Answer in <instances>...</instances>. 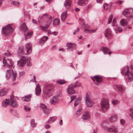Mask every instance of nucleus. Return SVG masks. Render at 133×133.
Returning a JSON list of instances; mask_svg holds the SVG:
<instances>
[{
    "instance_id": "f257e3e1",
    "label": "nucleus",
    "mask_w": 133,
    "mask_h": 133,
    "mask_svg": "<svg viewBox=\"0 0 133 133\" xmlns=\"http://www.w3.org/2000/svg\"><path fill=\"white\" fill-rule=\"evenodd\" d=\"M132 68L131 66L129 68L128 66L122 68L121 70V74L124 75L125 81L127 82H130L133 80V73Z\"/></svg>"
},
{
    "instance_id": "f03ea898",
    "label": "nucleus",
    "mask_w": 133,
    "mask_h": 133,
    "mask_svg": "<svg viewBox=\"0 0 133 133\" xmlns=\"http://www.w3.org/2000/svg\"><path fill=\"white\" fill-rule=\"evenodd\" d=\"M53 87L50 84H48L45 85L43 89V94L46 98L49 97L52 94Z\"/></svg>"
},
{
    "instance_id": "7ed1b4c3",
    "label": "nucleus",
    "mask_w": 133,
    "mask_h": 133,
    "mask_svg": "<svg viewBox=\"0 0 133 133\" xmlns=\"http://www.w3.org/2000/svg\"><path fill=\"white\" fill-rule=\"evenodd\" d=\"M122 14L129 20H133V8H126L123 11Z\"/></svg>"
},
{
    "instance_id": "20e7f679",
    "label": "nucleus",
    "mask_w": 133,
    "mask_h": 133,
    "mask_svg": "<svg viewBox=\"0 0 133 133\" xmlns=\"http://www.w3.org/2000/svg\"><path fill=\"white\" fill-rule=\"evenodd\" d=\"M25 50L26 53H24L23 50L22 48H19L18 51V55L21 56V55L29 54L32 51V46L29 43H28L25 44Z\"/></svg>"
},
{
    "instance_id": "39448f33",
    "label": "nucleus",
    "mask_w": 133,
    "mask_h": 133,
    "mask_svg": "<svg viewBox=\"0 0 133 133\" xmlns=\"http://www.w3.org/2000/svg\"><path fill=\"white\" fill-rule=\"evenodd\" d=\"M20 29L23 31L25 36V39L26 40L31 37L32 34V32H29L25 23H23L20 27Z\"/></svg>"
},
{
    "instance_id": "423d86ee",
    "label": "nucleus",
    "mask_w": 133,
    "mask_h": 133,
    "mask_svg": "<svg viewBox=\"0 0 133 133\" xmlns=\"http://www.w3.org/2000/svg\"><path fill=\"white\" fill-rule=\"evenodd\" d=\"M11 24H9L2 29V32L3 34L4 35H7L10 34L14 31L13 28L11 26Z\"/></svg>"
},
{
    "instance_id": "0eeeda50",
    "label": "nucleus",
    "mask_w": 133,
    "mask_h": 133,
    "mask_svg": "<svg viewBox=\"0 0 133 133\" xmlns=\"http://www.w3.org/2000/svg\"><path fill=\"white\" fill-rule=\"evenodd\" d=\"M101 105L102 109L104 111L108 110L109 107L108 99L107 98H103L101 100Z\"/></svg>"
},
{
    "instance_id": "6e6552de",
    "label": "nucleus",
    "mask_w": 133,
    "mask_h": 133,
    "mask_svg": "<svg viewBox=\"0 0 133 133\" xmlns=\"http://www.w3.org/2000/svg\"><path fill=\"white\" fill-rule=\"evenodd\" d=\"M52 21V17L46 14H44L41 16L40 18V22L41 23H50Z\"/></svg>"
},
{
    "instance_id": "1a4fd4ad",
    "label": "nucleus",
    "mask_w": 133,
    "mask_h": 133,
    "mask_svg": "<svg viewBox=\"0 0 133 133\" xmlns=\"http://www.w3.org/2000/svg\"><path fill=\"white\" fill-rule=\"evenodd\" d=\"M12 73V79L15 81L16 79L17 76V73L13 71V70H7L6 71L5 77L7 79H8L11 77V74Z\"/></svg>"
},
{
    "instance_id": "9d476101",
    "label": "nucleus",
    "mask_w": 133,
    "mask_h": 133,
    "mask_svg": "<svg viewBox=\"0 0 133 133\" xmlns=\"http://www.w3.org/2000/svg\"><path fill=\"white\" fill-rule=\"evenodd\" d=\"M77 81H76L75 83V84L72 83L68 87L67 91L68 93L70 95L74 94L75 93V91L74 88L76 87L77 86Z\"/></svg>"
},
{
    "instance_id": "9b49d317",
    "label": "nucleus",
    "mask_w": 133,
    "mask_h": 133,
    "mask_svg": "<svg viewBox=\"0 0 133 133\" xmlns=\"http://www.w3.org/2000/svg\"><path fill=\"white\" fill-rule=\"evenodd\" d=\"M104 123L102 124L103 127L107 131L110 132H113L115 133H117L118 131V127L116 125H113L109 128H107L104 125Z\"/></svg>"
},
{
    "instance_id": "f8f14e48",
    "label": "nucleus",
    "mask_w": 133,
    "mask_h": 133,
    "mask_svg": "<svg viewBox=\"0 0 133 133\" xmlns=\"http://www.w3.org/2000/svg\"><path fill=\"white\" fill-rule=\"evenodd\" d=\"M10 102L11 107L13 108H16L18 106V104L16 100L15 99L13 95H11L10 97Z\"/></svg>"
},
{
    "instance_id": "ddd939ff",
    "label": "nucleus",
    "mask_w": 133,
    "mask_h": 133,
    "mask_svg": "<svg viewBox=\"0 0 133 133\" xmlns=\"http://www.w3.org/2000/svg\"><path fill=\"white\" fill-rule=\"evenodd\" d=\"M84 100L87 106L89 107H91L93 105V102L91 100L87 93L86 94L84 98Z\"/></svg>"
},
{
    "instance_id": "4468645a",
    "label": "nucleus",
    "mask_w": 133,
    "mask_h": 133,
    "mask_svg": "<svg viewBox=\"0 0 133 133\" xmlns=\"http://www.w3.org/2000/svg\"><path fill=\"white\" fill-rule=\"evenodd\" d=\"M6 57H4L3 59V63L4 65H3V66L6 65L8 66L10 68L12 66L13 64V63L12 61L9 59H8L7 60H5V58Z\"/></svg>"
},
{
    "instance_id": "2eb2a0df",
    "label": "nucleus",
    "mask_w": 133,
    "mask_h": 133,
    "mask_svg": "<svg viewBox=\"0 0 133 133\" xmlns=\"http://www.w3.org/2000/svg\"><path fill=\"white\" fill-rule=\"evenodd\" d=\"M26 58L25 57L21 56L20 60L17 62L18 64H19V65L21 67L24 66L26 63Z\"/></svg>"
},
{
    "instance_id": "dca6fc26",
    "label": "nucleus",
    "mask_w": 133,
    "mask_h": 133,
    "mask_svg": "<svg viewBox=\"0 0 133 133\" xmlns=\"http://www.w3.org/2000/svg\"><path fill=\"white\" fill-rule=\"evenodd\" d=\"M59 101L58 97L57 96H54L51 98L50 101L51 104H54L57 103Z\"/></svg>"
},
{
    "instance_id": "f3484780",
    "label": "nucleus",
    "mask_w": 133,
    "mask_h": 133,
    "mask_svg": "<svg viewBox=\"0 0 133 133\" xmlns=\"http://www.w3.org/2000/svg\"><path fill=\"white\" fill-rule=\"evenodd\" d=\"M40 107L45 114L48 115L49 114V111L46 108V106L45 104L41 103Z\"/></svg>"
},
{
    "instance_id": "a211bd4d",
    "label": "nucleus",
    "mask_w": 133,
    "mask_h": 133,
    "mask_svg": "<svg viewBox=\"0 0 133 133\" xmlns=\"http://www.w3.org/2000/svg\"><path fill=\"white\" fill-rule=\"evenodd\" d=\"M90 118V115L88 112H85L82 116V118L84 120H88Z\"/></svg>"
},
{
    "instance_id": "6ab92c4d",
    "label": "nucleus",
    "mask_w": 133,
    "mask_h": 133,
    "mask_svg": "<svg viewBox=\"0 0 133 133\" xmlns=\"http://www.w3.org/2000/svg\"><path fill=\"white\" fill-rule=\"evenodd\" d=\"M115 89H118L119 91L122 92L125 90V88L122 85H115L113 86Z\"/></svg>"
},
{
    "instance_id": "aec40b11",
    "label": "nucleus",
    "mask_w": 133,
    "mask_h": 133,
    "mask_svg": "<svg viewBox=\"0 0 133 133\" xmlns=\"http://www.w3.org/2000/svg\"><path fill=\"white\" fill-rule=\"evenodd\" d=\"M75 46L76 44L75 43L73 44L71 43H68L66 44V46L67 47L66 49L68 50L70 49L72 51L73 48H75Z\"/></svg>"
},
{
    "instance_id": "412c9836",
    "label": "nucleus",
    "mask_w": 133,
    "mask_h": 133,
    "mask_svg": "<svg viewBox=\"0 0 133 133\" xmlns=\"http://www.w3.org/2000/svg\"><path fill=\"white\" fill-rule=\"evenodd\" d=\"M101 49L104 54H108L110 55L112 53L110 51L107 47H102L101 48Z\"/></svg>"
},
{
    "instance_id": "4be33fe9",
    "label": "nucleus",
    "mask_w": 133,
    "mask_h": 133,
    "mask_svg": "<svg viewBox=\"0 0 133 133\" xmlns=\"http://www.w3.org/2000/svg\"><path fill=\"white\" fill-rule=\"evenodd\" d=\"M117 118V115L115 114L112 115L109 118V121L111 122H113L116 121Z\"/></svg>"
},
{
    "instance_id": "5701e85b",
    "label": "nucleus",
    "mask_w": 133,
    "mask_h": 133,
    "mask_svg": "<svg viewBox=\"0 0 133 133\" xmlns=\"http://www.w3.org/2000/svg\"><path fill=\"white\" fill-rule=\"evenodd\" d=\"M36 85L35 88V92L36 95L37 96H39L41 92V89L39 85Z\"/></svg>"
},
{
    "instance_id": "b1692460",
    "label": "nucleus",
    "mask_w": 133,
    "mask_h": 133,
    "mask_svg": "<svg viewBox=\"0 0 133 133\" xmlns=\"http://www.w3.org/2000/svg\"><path fill=\"white\" fill-rule=\"evenodd\" d=\"M88 3L87 0H79L77 2V4L80 6H83Z\"/></svg>"
},
{
    "instance_id": "393cba45",
    "label": "nucleus",
    "mask_w": 133,
    "mask_h": 133,
    "mask_svg": "<svg viewBox=\"0 0 133 133\" xmlns=\"http://www.w3.org/2000/svg\"><path fill=\"white\" fill-rule=\"evenodd\" d=\"M32 96L31 95L29 94L24 96L22 98V99L24 101L28 102L30 101Z\"/></svg>"
},
{
    "instance_id": "a878e982",
    "label": "nucleus",
    "mask_w": 133,
    "mask_h": 133,
    "mask_svg": "<svg viewBox=\"0 0 133 133\" xmlns=\"http://www.w3.org/2000/svg\"><path fill=\"white\" fill-rule=\"evenodd\" d=\"M67 11H65L63 12L61 15V21L62 22L65 21L67 16Z\"/></svg>"
},
{
    "instance_id": "bb28decb",
    "label": "nucleus",
    "mask_w": 133,
    "mask_h": 133,
    "mask_svg": "<svg viewBox=\"0 0 133 133\" xmlns=\"http://www.w3.org/2000/svg\"><path fill=\"white\" fill-rule=\"evenodd\" d=\"M10 103V98L9 99H6L3 101L2 105L3 107H5L7 106Z\"/></svg>"
},
{
    "instance_id": "cd10ccee",
    "label": "nucleus",
    "mask_w": 133,
    "mask_h": 133,
    "mask_svg": "<svg viewBox=\"0 0 133 133\" xmlns=\"http://www.w3.org/2000/svg\"><path fill=\"white\" fill-rule=\"evenodd\" d=\"M48 38L47 36L43 37L39 41V43L41 45H43L46 42Z\"/></svg>"
},
{
    "instance_id": "c85d7f7f",
    "label": "nucleus",
    "mask_w": 133,
    "mask_h": 133,
    "mask_svg": "<svg viewBox=\"0 0 133 133\" xmlns=\"http://www.w3.org/2000/svg\"><path fill=\"white\" fill-rule=\"evenodd\" d=\"M96 81L97 83H99L103 80V78L102 76L99 75H96L94 76Z\"/></svg>"
},
{
    "instance_id": "c756f323",
    "label": "nucleus",
    "mask_w": 133,
    "mask_h": 133,
    "mask_svg": "<svg viewBox=\"0 0 133 133\" xmlns=\"http://www.w3.org/2000/svg\"><path fill=\"white\" fill-rule=\"evenodd\" d=\"M105 35L107 38V37L109 38V37L111 35V31L110 29L109 28L106 29Z\"/></svg>"
},
{
    "instance_id": "7c9ffc66",
    "label": "nucleus",
    "mask_w": 133,
    "mask_h": 133,
    "mask_svg": "<svg viewBox=\"0 0 133 133\" xmlns=\"http://www.w3.org/2000/svg\"><path fill=\"white\" fill-rule=\"evenodd\" d=\"M57 119V117L56 116L50 117L47 122L49 123H51L55 121Z\"/></svg>"
},
{
    "instance_id": "2f4dec72",
    "label": "nucleus",
    "mask_w": 133,
    "mask_h": 133,
    "mask_svg": "<svg viewBox=\"0 0 133 133\" xmlns=\"http://www.w3.org/2000/svg\"><path fill=\"white\" fill-rule=\"evenodd\" d=\"M70 3L69 0H66L64 2V6L66 9H68L70 7Z\"/></svg>"
},
{
    "instance_id": "473e14b6",
    "label": "nucleus",
    "mask_w": 133,
    "mask_h": 133,
    "mask_svg": "<svg viewBox=\"0 0 133 133\" xmlns=\"http://www.w3.org/2000/svg\"><path fill=\"white\" fill-rule=\"evenodd\" d=\"M123 29L121 27L118 26L115 28V31L116 33H120L122 31Z\"/></svg>"
},
{
    "instance_id": "72a5a7b5",
    "label": "nucleus",
    "mask_w": 133,
    "mask_h": 133,
    "mask_svg": "<svg viewBox=\"0 0 133 133\" xmlns=\"http://www.w3.org/2000/svg\"><path fill=\"white\" fill-rule=\"evenodd\" d=\"M7 93L6 90L3 89L0 90V96H3L5 95Z\"/></svg>"
},
{
    "instance_id": "f704fd0d",
    "label": "nucleus",
    "mask_w": 133,
    "mask_h": 133,
    "mask_svg": "<svg viewBox=\"0 0 133 133\" xmlns=\"http://www.w3.org/2000/svg\"><path fill=\"white\" fill-rule=\"evenodd\" d=\"M120 23L122 26H125L128 24L127 21L125 19H122L120 21Z\"/></svg>"
},
{
    "instance_id": "c9c22d12",
    "label": "nucleus",
    "mask_w": 133,
    "mask_h": 133,
    "mask_svg": "<svg viewBox=\"0 0 133 133\" xmlns=\"http://www.w3.org/2000/svg\"><path fill=\"white\" fill-rule=\"evenodd\" d=\"M30 123L31 126L32 128L35 127L36 126V123H35V121L34 119H31L30 121Z\"/></svg>"
},
{
    "instance_id": "e433bc0d",
    "label": "nucleus",
    "mask_w": 133,
    "mask_h": 133,
    "mask_svg": "<svg viewBox=\"0 0 133 133\" xmlns=\"http://www.w3.org/2000/svg\"><path fill=\"white\" fill-rule=\"evenodd\" d=\"M60 22L59 19L57 18L55 19L53 21V24L54 26L56 25L59 23Z\"/></svg>"
},
{
    "instance_id": "4c0bfd02",
    "label": "nucleus",
    "mask_w": 133,
    "mask_h": 133,
    "mask_svg": "<svg viewBox=\"0 0 133 133\" xmlns=\"http://www.w3.org/2000/svg\"><path fill=\"white\" fill-rule=\"evenodd\" d=\"M57 82L58 83L61 84H62L66 83V81L61 79L58 80Z\"/></svg>"
},
{
    "instance_id": "58836bf2",
    "label": "nucleus",
    "mask_w": 133,
    "mask_h": 133,
    "mask_svg": "<svg viewBox=\"0 0 133 133\" xmlns=\"http://www.w3.org/2000/svg\"><path fill=\"white\" fill-rule=\"evenodd\" d=\"M113 17V15L112 14L109 17L108 21V24L110 23L112 21V19Z\"/></svg>"
},
{
    "instance_id": "ea45409f",
    "label": "nucleus",
    "mask_w": 133,
    "mask_h": 133,
    "mask_svg": "<svg viewBox=\"0 0 133 133\" xmlns=\"http://www.w3.org/2000/svg\"><path fill=\"white\" fill-rule=\"evenodd\" d=\"M111 102L113 104L116 105L118 104L119 101L116 99H113L112 100Z\"/></svg>"
},
{
    "instance_id": "a19ab883",
    "label": "nucleus",
    "mask_w": 133,
    "mask_h": 133,
    "mask_svg": "<svg viewBox=\"0 0 133 133\" xmlns=\"http://www.w3.org/2000/svg\"><path fill=\"white\" fill-rule=\"evenodd\" d=\"M48 32L49 34L50 35L52 34L53 35L55 36L57 35L58 34V32L55 31H53L52 32H51V31L49 30H48Z\"/></svg>"
},
{
    "instance_id": "79ce46f5",
    "label": "nucleus",
    "mask_w": 133,
    "mask_h": 133,
    "mask_svg": "<svg viewBox=\"0 0 133 133\" xmlns=\"http://www.w3.org/2000/svg\"><path fill=\"white\" fill-rule=\"evenodd\" d=\"M39 27L42 31L45 32L47 31L48 29L46 28V27L43 26H40Z\"/></svg>"
},
{
    "instance_id": "37998d69",
    "label": "nucleus",
    "mask_w": 133,
    "mask_h": 133,
    "mask_svg": "<svg viewBox=\"0 0 133 133\" xmlns=\"http://www.w3.org/2000/svg\"><path fill=\"white\" fill-rule=\"evenodd\" d=\"M12 4H13L16 6H17L19 5V2L16 1H13L11 3Z\"/></svg>"
},
{
    "instance_id": "c03bdc74",
    "label": "nucleus",
    "mask_w": 133,
    "mask_h": 133,
    "mask_svg": "<svg viewBox=\"0 0 133 133\" xmlns=\"http://www.w3.org/2000/svg\"><path fill=\"white\" fill-rule=\"evenodd\" d=\"M113 23H112V26H116L117 25V23L116 20L115 18H114L112 21Z\"/></svg>"
},
{
    "instance_id": "a18cd8bd",
    "label": "nucleus",
    "mask_w": 133,
    "mask_h": 133,
    "mask_svg": "<svg viewBox=\"0 0 133 133\" xmlns=\"http://www.w3.org/2000/svg\"><path fill=\"white\" fill-rule=\"evenodd\" d=\"M79 102L78 99H77L76 101H75L74 105L75 107L79 103Z\"/></svg>"
},
{
    "instance_id": "49530a36",
    "label": "nucleus",
    "mask_w": 133,
    "mask_h": 133,
    "mask_svg": "<svg viewBox=\"0 0 133 133\" xmlns=\"http://www.w3.org/2000/svg\"><path fill=\"white\" fill-rule=\"evenodd\" d=\"M81 109L80 108L76 112V114L77 116H78L80 114V112Z\"/></svg>"
},
{
    "instance_id": "de8ad7c7",
    "label": "nucleus",
    "mask_w": 133,
    "mask_h": 133,
    "mask_svg": "<svg viewBox=\"0 0 133 133\" xmlns=\"http://www.w3.org/2000/svg\"><path fill=\"white\" fill-rule=\"evenodd\" d=\"M25 110L26 111H29L30 110V108L28 107L25 106L24 107Z\"/></svg>"
},
{
    "instance_id": "09e8293b",
    "label": "nucleus",
    "mask_w": 133,
    "mask_h": 133,
    "mask_svg": "<svg viewBox=\"0 0 133 133\" xmlns=\"http://www.w3.org/2000/svg\"><path fill=\"white\" fill-rule=\"evenodd\" d=\"M108 4L106 3L104 4L103 7L104 10H106L108 9Z\"/></svg>"
},
{
    "instance_id": "8fccbe9b",
    "label": "nucleus",
    "mask_w": 133,
    "mask_h": 133,
    "mask_svg": "<svg viewBox=\"0 0 133 133\" xmlns=\"http://www.w3.org/2000/svg\"><path fill=\"white\" fill-rule=\"evenodd\" d=\"M124 2V1H117L115 2V3L118 4H122Z\"/></svg>"
},
{
    "instance_id": "3c124183",
    "label": "nucleus",
    "mask_w": 133,
    "mask_h": 133,
    "mask_svg": "<svg viewBox=\"0 0 133 133\" xmlns=\"http://www.w3.org/2000/svg\"><path fill=\"white\" fill-rule=\"evenodd\" d=\"M97 29H96L95 30H92L90 29L89 32V33H94L96 31Z\"/></svg>"
},
{
    "instance_id": "603ef678",
    "label": "nucleus",
    "mask_w": 133,
    "mask_h": 133,
    "mask_svg": "<svg viewBox=\"0 0 133 133\" xmlns=\"http://www.w3.org/2000/svg\"><path fill=\"white\" fill-rule=\"evenodd\" d=\"M120 122L121 124L122 125H124L125 123V121L123 119H121L120 120Z\"/></svg>"
},
{
    "instance_id": "864d4df0",
    "label": "nucleus",
    "mask_w": 133,
    "mask_h": 133,
    "mask_svg": "<svg viewBox=\"0 0 133 133\" xmlns=\"http://www.w3.org/2000/svg\"><path fill=\"white\" fill-rule=\"evenodd\" d=\"M4 55L7 56H9L11 55V54L9 52L7 51L6 52L4 53Z\"/></svg>"
},
{
    "instance_id": "5fc2aeb1",
    "label": "nucleus",
    "mask_w": 133,
    "mask_h": 133,
    "mask_svg": "<svg viewBox=\"0 0 133 133\" xmlns=\"http://www.w3.org/2000/svg\"><path fill=\"white\" fill-rule=\"evenodd\" d=\"M25 74V72H24L23 71H20L19 72V75L20 76H21L23 75L24 74Z\"/></svg>"
},
{
    "instance_id": "6e6d98bb",
    "label": "nucleus",
    "mask_w": 133,
    "mask_h": 133,
    "mask_svg": "<svg viewBox=\"0 0 133 133\" xmlns=\"http://www.w3.org/2000/svg\"><path fill=\"white\" fill-rule=\"evenodd\" d=\"M31 64L30 61H28L27 62V66H30L31 65Z\"/></svg>"
},
{
    "instance_id": "4d7b16f0",
    "label": "nucleus",
    "mask_w": 133,
    "mask_h": 133,
    "mask_svg": "<svg viewBox=\"0 0 133 133\" xmlns=\"http://www.w3.org/2000/svg\"><path fill=\"white\" fill-rule=\"evenodd\" d=\"M45 128L46 129H48L50 127V126L49 124H46L45 125Z\"/></svg>"
},
{
    "instance_id": "13d9d810",
    "label": "nucleus",
    "mask_w": 133,
    "mask_h": 133,
    "mask_svg": "<svg viewBox=\"0 0 133 133\" xmlns=\"http://www.w3.org/2000/svg\"><path fill=\"white\" fill-rule=\"evenodd\" d=\"M75 97L76 96L74 95H73L71 96L70 98L71 99L73 100L75 98Z\"/></svg>"
},
{
    "instance_id": "bf43d9fd",
    "label": "nucleus",
    "mask_w": 133,
    "mask_h": 133,
    "mask_svg": "<svg viewBox=\"0 0 133 133\" xmlns=\"http://www.w3.org/2000/svg\"><path fill=\"white\" fill-rule=\"evenodd\" d=\"M32 23H34L36 24L37 23V22L36 20H35V19H33L32 20Z\"/></svg>"
},
{
    "instance_id": "052dcab7",
    "label": "nucleus",
    "mask_w": 133,
    "mask_h": 133,
    "mask_svg": "<svg viewBox=\"0 0 133 133\" xmlns=\"http://www.w3.org/2000/svg\"><path fill=\"white\" fill-rule=\"evenodd\" d=\"M59 51H62V52H64L65 51V49L63 48H61L59 49Z\"/></svg>"
},
{
    "instance_id": "680f3d73",
    "label": "nucleus",
    "mask_w": 133,
    "mask_h": 133,
    "mask_svg": "<svg viewBox=\"0 0 133 133\" xmlns=\"http://www.w3.org/2000/svg\"><path fill=\"white\" fill-rule=\"evenodd\" d=\"M97 2L98 3H101L103 0H96Z\"/></svg>"
},
{
    "instance_id": "e2e57ef3",
    "label": "nucleus",
    "mask_w": 133,
    "mask_h": 133,
    "mask_svg": "<svg viewBox=\"0 0 133 133\" xmlns=\"http://www.w3.org/2000/svg\"><path fill=\"white\" fill-rule=\"evenodd\" d=\"M89 30L90 29H84V32L85 33H87V32L86 31H88V32H89Z\"/></svg>"
},
{
    "instance_id": "0e129e2a",
    "label": "nucleus",
    "mask_w": 133,
    "mask_h": 133,
    "mask_svg": "<svg viewBox=\"0 0 133 133\" xmlns=\"http://www.w3.org/2000/svg\"><path fill=\"white\" fill-rule=\"evenodd\" d=\"M97 129H94L93 133H97Z\"/></svg>"
},
{
    "instance_id": "69168bd1",
    "label": "nucleus",
    "mask_w": 133,
    "mask_h": 133,
    "mask_svg": "<svg viewBox=\"0 0 133 133\" xmlns=\"http://www.w3.org/2000/svg\"><path fill=\"white\" fill-rule=\"evenodd\" d=\"M59 125H63V121L62 120H60Z\"/></svg>"
},
{
    "instance_id": "338daca9",
    "label": "nucleus",
    "mask_w": 133,
    "mask_h": 133,
    "mask_svg": "<svg viewBox=\"0 0 133 133\" xmlns=\"http://www.w3.org/2000/svg\"><path fill=\"white\" fill-rule=\"evenodd\" d=\"M50 24V23H49ZM50 26V24H47L45 26V27H46V28L48 29V28Z\"/></svg>"
},
{
    "instance_id": "774afa93",
    "label": "nucleus",
    "mask_w": 133,
    "mask_h": 133,
    "mask_svg": "<svg viewBox=\"0 0 133 133\" xmlns=\"http://www.w3.org/2000/svg\"><path fill=\"white\" fill-rule=\"evenodd\" d=\"M80 10V9L79 8H76L75 9V11L77 12L78 11Z\"/></svg>"
}]
</instances>
